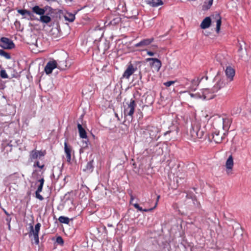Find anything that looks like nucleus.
Returning a JSON list of instances; mask_svg holds the SVG:
<instances>
[{"label":"nucleus","mask_w":251,"mask_h":251,"mask_svg":"<svg viewBox=\"0 0 251 251\" xmlns=\"http://www.w3.org/2000/svg\"><path fill=\"white\" fill-rule=\"evenodd\" d=\"M45 155V151H42L33 150L30 152V159L31 161L38 158H40L41 157Z\"/></svg>","instance_id":"obj_10"},{"label":"nucleus","mask_w":251,"mask_h":251,"mask_svg":"<svg viewBox=\"0 0 251 251\" xmlns=\"http://www.w3.org/2000/svg\"><path fill=\"white\" fill-rule=\"evenodd\" d=\"M9 230H10V223L7 224Z\"/></svg>","instance_id":"obj_48"},{"label":"nucleus","mask_w":251,"mask_h":251,"mask_svg":"<svg viewBox=\"0 0 251 251\" xmlns=\"http://www.w3.org/2000/svg\"><path fill=\"white\" fill-rule=\"evenodd\" d=\"M200 82V80L198 78L192 80V89L193 90H195L196 89V87L199 85Z\"/></svg>","instance_id":"obj_30"},{"label":"nucleus","mask_w":251,"mask_h":251,"mask_svg":"<svg viewBox=\"0 0 251 251\" xmlns=\"http://www.w3.org/2000/svg\"><path fill=\"white\" fill-rule=\"evenodd\" d=\"M136 106L135 101L132 99L126 103V105L124 106V115L125 118H127L130 121L132 120Z\"/></svg>","instance_id":"obj_2"},{"label":"nucleus","mask_w":251,"mask_h":251,"mask_svg":"<svg viewBox=\"0 0 251 251\" xmlns=\"http://www.w3.org/2000/svg\"><path fill=\"white\" fill-rule=\"evenodd\" d=\"M216 32L218 33L220 29V26L221 25V18L219 14L216 15Z\"/></svg>","instance_id":"obj_27"},{"label":"nucleus","mask_w":251,"mask_h":251,"mask_svg":"<svg viewBox=\"0 0 251 251\" xmlns=\"http://www.w3.org/2000/svg\"><path fill=\"white\" fill-rule=\"evenodd\" d=\"M159 198H160V196H159V195H158V196H157V201H156V203H155V205L154 207H156V205H157V201H158V200H159Z\"/></svg>","instance_id":"obj_47"},{"label":"nucleus","mask_w":251,"mask_h":251,"mask_svg":"<svg viewBox=\"0 0 251 251\" xmlns=\"http://www.w3.org/2000/svg\"><path fill=\"white\" fill-rule=\"evenodd\" d=\"M136 70L137 68H134L132 64H130L124 72L123 77L128 79Z\"/></svg>","instance_id":"obj_11"},{"label":"nucleus","mask_w":251,"mask_h":251,"mask_svg":"<svg viewBox=\"0 0 251 251\" xmlns=\"http://www.w3.org/2000/svg\"><path fill=\"white\" fill-rule=\"evenodd\" d=\"M93 160L88 162L83 170L84 171L92 172L93 168Z\"/></svg>","instance_id":"obj_29"},{"label":"nucleus","mask_w":251,"mask_h":251,"mask_svg":"<svg viewBox=\"0 0 251 251\" xmlns=\"http://www.w3.org/2000/svg\"><path fill=\"white\" fill-rule=\"evenodd\" d=\"M211 136H212L213 140L216 143H220L224 138V135L220 134L219 131L217 130L212 131Z\"/></svg>","instance_id":"obj_14"},{"label":"nucleus","mask_w":251,"mask_h":251,"mask_svg":"<svg viewBox=\"0 0 251 251\" xmlns=\"http://www.w3.org/2000/svg\"><path fill=\"white\" fill-rule=\"evenodd\" d=\"M213 3V0H209L208 1V5L206 6V9H209L210 6L212 5Z\"/></svg>","instance_id":"obj_41"},{"label":"nucleus","mask_w":251,"mask_h":251,"mask_svg":"<svg viewBox=\"0 0 251 251\" xmlns=\"http://www.w3.org/2000/svg\"><path fill=\"white\" fill-rule=\"evenodd\" d=\"M58 33V30L56 28H52L50 31V34L53 36V38L57 37Z\"/></svg>","instance_id":"obj_32"},{"label":"nucleus","mask_w":251,"mask_h":251,"mask_svg":"<svg viewBox=\"0 0 251 251\" xmlns=\"http://www.w3.org/2000/svg\"><path fill=\"white\" fill-rule=\"evenodd\" d=\"M41 227V224L40 223H37L35 225L34 228H33V226H30V230L29 232V236L30 237L31 235L33 236L34 243L36 245H38L39 243V232L40 231Z\"/></svg>","instance_id":"obj_4"},{"label":"nucleus","mask_w":251,"mask_h":251,"mask_svg":"<svg viewBox=\"0 0 251 251\" xmlns=\"http://www.w3.org/2000/svg\"><path fill=\"white\" fill-rule=\"evenodd\" d=\"M71 147L68 146L67 143H64V151L66 155L67 161L68 162H70L71 160Z\"/></svg>","instance_id":"obj_16"},{"label":"nucleus","mask_w":251,"mask_h":251,"mask_svg":"<svg viewBox=\"0 0 251 251\" xmlns=\"http://www.w3.org/2000/svg\"><path fill=\"white\" fill-rule=\"evenodd\" d=\"M152 47H155V48H156V47H157V46H152Z\"/></svg>","instance_id":"obj_51"},{"label":"nucleus","mask_w":251,"mask_h":251,"mask_svg":"<svg viewBox=\"0 0 251 251\" xmlns=\"http://www.w3.org/2000/svg\"><path fill=\"white\" fill-rule=\"evenodd\" d=\"M190 134L192 139L196 141L197 139H201L203 137L204 132L201 128L200 123L195 121L192 124Z\"/></svg>","instance_id":"obj_1"},{"label":"nucleus","mask_w":251,"mask_h":251,"mask_svg":"<svg viewBox=\"0 0 251 251\" xmlns=\"http://www.w3.org/2000/svg\"><path fill=\"white\" fill-rule=\"evenodd\" d=\"M3 211L4 212V213L7 216H10V214L5 210V209H3Z\"/></svg>","instance_id":"obj_46"},{"label":"nucleus","mask_w":251,"mask_h":251,"mask_svg":"<svg viewBox=\"0 0 251 251\" xmlns=\"http://www.w3.org/2000/svg\"><path fill=\"white\" fill-rule=\"evenodd\" d=\"M57 68L61 70H65L68 68L66 60L59 61L58 62H57Z\"/></svg>","instance_id":"obj_22"},{"label":"nucleus","mask_w":251,"mask_h":251,"mask_svg":"<svg viewBox=\"0 0 251 251\" xmlns=\"http://www.w3.org/2000/svg\"><path fill=\"white\" fill-rule=\"evenodd\" d=\"M64 18L66 21L73 22L75 19V14L69 12L66 13L64 15Z\"/></svg>","instance_id":"obj_23"},{"label":"nucleus","mask_w":251,"mask_h":251,"mask_svg":"<svg viewBox=\"0 0 251 251\" xmlns=\"http://www.w3.org/2000/svg\"><path fill=\"white\" fill-rule=\"evenodd\" d=\"M223 128L224 130H228L231 123V119L228 118H223L222 119Z\"/></svg>","instance_id":"obj_17"},{"label":"nucleus","mask_w":251,"mask_h":251,"mask_svg":"<svg viewBox=\"0 0 251 251\" xmlns=\"http://www.w3.org/2000/svg\"><path fill=\"white\" fill-rule=\"evenodd\" d=\"M5 220H6V221L7 222V224H9V223H10V222H11V218L9 216H8V217L5 219Z\"/></svg>","instance_id":"obj_42"},{"label":"nucleus","mask_w":251,"mask_h":251,"mask_svg":"<svg viewBox=\"0 0 251 251\" xmlns=\"http://www.w3.org/2000/svg\"><path fill=\"white\" fill-rule=\"evenodd\" d=\"M18 12L23 16H27L29 17L30 18H31V16H32V14L31 13V12L25 9L18 10Z\"/></svg>","instance_id":"obj_25"},{"label":"nucleus","mask_w":251,"mask_h":251,"mask_svg":"<svg viewBox=\"0 0 251 251\" xmlns=\"http://www.w3.org/2000/svg\"><path fill=\"white\" fill-rule=\"evenodd\" d=\"M148 130L149 131L151 138L152 139L155 138L156 134L158 132V129L156 127L149 126Z\"/></svg>","instance_id":"obj_20"},{"label":"nucleus","mask_w":251,"mask_h":251,"mask_svg":"<svg viewBox=\"0 0 251 251\" xmlns=\"http://www.w3.org/2000/svg\"><path fill=\"white\" fill-rule=\"evenodd\" d=\"M34 166H37L38 167H39L41 169H42L44 167V165H42L40 166L39 164V162L37 161L34 163Z\"/></svg>","instance_id":"obj_40"},{"label":"nucleus","mask_w":251,"mask_h":251,"mask_svg":"<svg viewBox=\"0 0 251 251\" xmlns=\"http://www.w3.org/2000/svg\"><path fill=\"white\" fill-rule=\"evenodd\" d=\"M233 158L232 155H230L226 161V171L229 174V171H231L233 167Z\"/></svg>","instance_id":"obj_15"},{"label":"nucleus","mask_w":251,"mask_h":251,"mask_svg":"<svg viewBox=\"0 0 251 251\" xmlns=\"http://www.w3.org/2000/svg\"><path fill=\"white\" fill-rule=\"evenodd\" d=\"M108 226H112V225H108Z\"/></svg>","instance_id":"obj_53"},{"label":"nucleus","mask_w":251,"mask_h":251,"mask_svg":"<svg viewBox=\"0 0 251 251\" xmlns=\"http://www.w3.org/2000/svg\"><path fill=\"white\" fill-rule=\"evenodd\" d=\"M58 220L60 223L66 224H68L70 222V219L68 217L63 216H60Z\"/></svg>","instance_id":"obj_31"},{"label":"nucleus","mask_w":251,"mask_h":251,"mask_svg":"<svg viewBox=\"0 0 251 251\" xmlns=\"http://www.w3.org/2000/svg\"><path fill=\"white\" fill-rule=\"evenodd\" d=\"M115 116H116V117H118V114H115Z\"/></svg>","instance_id":"obj_50"},{"label":"nucleus","mask_w":251,"mask_h":251,"mask_svg":"<svg viewBox=\"0 0 251 251\" xmlns=\"http://www.w3.org/2000/svg\"><path fill=\"white\" fill-rule=\"evenodd\" d=\"M175 82L174 81H169L164 83V85L166 87H170L172 84H174Z\"/></svg>","instance_id":"obj_37"},{"label":"nucleus","mask_w":251,"mask_h":251,"mask_svg":"<svg viewBox=\"0 0 251 251\" xmlns=\"http://www.w3.org/2000/svg\"><path fill=\"white\" fill-rule=\"evenodd\" d=\"M225 73L227 77V80L229 82L233 80V77L235 75V70L230 66H226L225 70Z\"/></svg>","instance_id":"obj_12"},{"label":"nucleus","mask_w":251,"mask_h":251,"mask_svg":"<svg viewBox=\"0 0 251 251\" xmlns=\"http://www.w3.org/2000/svg\"><path fill=\"white\" fill-rule=\"evenodd\" d=\"M211 23V20L210 17H207L204 18L200 26L202 29L208 28Z\"/></svg>","instance_id":"obj_18"},{"label":"nucleus","mask_w":251,"mask_h":251,"mask_svg":"<svg viewBox=\"0 0 251 251\" xmlns=\"http://www.w3.org/2000/svg\"><path fill=\"white\" fill-rule=\"evenodd\" d=\"M146 3L152 7H157L163 4L161 0H146Z\"/></svg>","instance_id":"obj_19"},{"label":"nucleus","mask_w":251,"mask_h":251,"mask_svg":"<svg viewBox=\"0 0 251 251\" xmlns=\"http://www.w3.org/2000/svg\"><path fill=\"white\" fill-rule=\"evenodd\" d=\"M0 76L2 78H7L8 76L4 70H1L0 72Z\"/></svg>","instance_id":"obj_35"},{"label":"nucleus","mask_w":251,"mask_h":251,"mask_svg":"<svg viewBox=\"0 0 251 251\" xmlns=\"http://www.w3.org/2000/svg\"><path fill=\"white\" fill-rule=\"evenodd\" d=\"M32 11L34 13L41 16L45 13V10L40 8L39 6L36 5L32 8Z\"/></svg>","instance_id":"obj_21"},{"label":"nucleus","mask_w":251,"mask_h":251,"mask_svg":"<svg viewBox=\"0 0 251 251\" xmlns=\"http://www.w3.org/2000/svg\"><path fill=\"white\" fill-rule=\"evenodd\" d=\"M153 41V38L143 39L140 42L135 44L134 47L136 48H144L150 45Z\"/></svg>","instance_id":"obj_13"},{"label":"nucleus","mask_w":251,"mask_h":251,"mask_svg":"<svg viewBox=\"0 0 251 251\" xmlns=\"http://www.w3.org/2000/svg\"><path fill=\"white\" fill-rule=\"evenodd\" d=\"M168 132H166V133H165V135H166Z\"/></svg>","instance_id":"obj_52"},{"label":"nucleus","mask_w":251,"mask_h":251,"mask_svg":"<svg viewBox=\"0 0 251 251\" xmlns=\"http://www.w3.org/2000/svg\"><path fill=\"white\" fill-rule=\"evenodd\" d=\"M200 92H199L196 94H190L191 97L194 98H199V95H200Z\"/></svg>","instance_id":"obj_39"},{"label":"nucleus","mask_w":251,"mask_h":251,"mask_svg":"<svg viewBox=\"0 0 251 251\" xmlns=\"http://www.w3.org/2000/svg\"><path fill=\"white\" fill-rule=\"evenodd\" d=\"M57 63L55 60L50 61L48 62L45 67V72L47 75L52 73V70L57 68Z\"/></svg>","instance_id":"obj_9"},{"label":"nucleus","mask_w":251,"mask_h":251,"mask_svg":"<svg viewBox=\"0 0 251 251\" xmlns=\"http://www.w3.org/2000/svg\"><path fill=\"white\" fill-rule=\"evenodd\" d=\"M0 47L4 49L11 50L13 49L15 45L13 42L6 37H2L0 39Z\"/></svg>","instance_id":"obj_6"},{"label":"nucleus","mask_w":251,"mask_h":251,"mask_svg":"<svg viewBox=\"0 0 251 251\" xmlns=\"http://www.w3.org/2000/svg\"><path fill=\"white\" fill-rule=\"evenodd\" d=\"M221 65H222L223 67H224V63H223V62H221Z\"/></svg>","instance_id":"obj_49"},{"label":"nucleus","mask_w":251,"mask_h":251,"mask_svg":"<svg viewBox=\"0 0 251 251\" xmlns=\"http://www.w3.org/2000/svg\"><path fill=\"white\" fill-rule=\"evenodd\" d=\"M0 55L4 57L6 59H8L11 58L10 54L2 50H0Z\"/></svg>","instance_id":"obj_34"},{"label":"nucleus","mask_w":251,"mask_h":251,"mask_svg":"<svg viewBox=\"0 0 251 251\" xmlns=\"http://www.w3.org/2000/svg\"><path fill=\"white\" fill-rule=\"evenodd\" d=\"M38 20L43 23L48 24L51 21V18L48 15H44V14L40 16V19Z\"/></svg>","instance_id":"obj_24"},{"label":"nucleus","mask_w":251,"mask_h":251,"mask_svg":"<svg viewBox=\"0 0 251 251\" xmlns=\"http://www.w3.org/2000/svg\"><path fill=\"white\" fill-rule=\"evenodd\" d=\"M132 204H133V205L134 206V207L135 208L137 209L139 211H141V212H149V211H151L154 208V207H153V208H150V209H143L137 203H133Z\"/></svg>","instance_id":"obj_26"},{"label":"nucleus","mask_w":251,"mask_h":251,"mask_svg":"<svg viewBox=\"0 0 251 251\" xmlns=\"http://www.w3.org/2000/svg\"><path fill=\"white\" fill-rule=\"evenodd\" d=\"M134 197L133 195H130V203H132V201L134 200Z\"/></svg>","instance_id":"obj_44"},{"label":"nucleus","mask_w":251,"mask_h":251,"mask_svg":"<svg viewBox=\"0 0 251 251\" xmlns=\"http://www.w3.org/2000/svg\"><path fill=\"white\" fill-rule=\"evenodd\" d=\"M56 243H57L58 244H60V245H63V243H64L63 240L61 236H58L56 238Z\"/></svg>","instance_id":"obj_36"},{"label":"nucleus","mask_w":251,"mask_h":251,"mask_svg":"<svg viewBox=\"0 0 251 251\" xmlns=\"http://www.w3.org/2000/svg\"><path fill=\"white\" fill-rule=\"evenodd\" d=\"M146 61L150 62V66L157 71H158L161 67V62L157 58H148L146 59Z\"/></svg>","instance_id":"obj_8"},{"label":"nucleus","mask_w":251,"mask_h":251,"mask_svg":"<svg viewBox=\"0 0 251 251\" xmlns=\"http://www.w3.org/2000/svg\"><path fill=\"white\" fill-rule=\"evenodd\" d=\"M193 201H193L194 204L195 205H197L198 206L199 204H198V202L196 200H194Z\"/></svg>","instance_id":"obj_45"},{"label":"nucleus","mask_w":251,"mask_h":251,"mask_svg":"<svg viewBox=\"0 0 251 251\" xmlns=\"http://www.w3.org/2000/svg\"><path fill=\"white\" fill-rule=\"evenodd\" d=\"M40 182V184L38 186V188L36 191H37V192H41L42 191L44 183V178H41L39 180Z\"/></svg>","instance_id":"obj_33"},{"label":"nucleus","mask_w":251,"mask_h":251,"mask_svg":"<svg viewBox=\"0 0 251 251\" xmlns=\"http://www.w3.org/2000/svg\"><path fill=\"white\" fill-rule=\"evenodd\" d=\"M147 54L150 56H153L154 55V53L153 52H152L151 51H147Z\"/></svg>","instance_id":"obj_43"},{"label":"nucleus","mask_w":251,"mask_h":251,"mask_svg":"<svg viewBox=\"0 0 251 251\" xmlns=\"http://www.w3.org/2000/svg\"><path fill=\"white\" fill-rule=\"evenodd\" d=\"M216 81L215 84L213 87V92H217L219 90L225 87L226 82L224 77H221L218 74L214 78Z\"/></svg>","instance_id":"obj_3"},{"label":"nucleus","mask_w":251,"mask_h":251,"mask_svg":"<svg viewBox=\"0 0 251 251\" xmlns=\"http://www.w3.org/2000/svg\"><path fill=\"white\" fill-rule=\"evenodd\" d=\"M216 92H213V88L211 90L209 89H204L201 91L199 96V99H202L203 100H209L214 98V93Z\"/></svg>","instance_id":"obj_5"},{"label":"nucleus","mask_w":251,"mask_h":251,"mask_svg":"<svg viewBox=\"0 0 251 251\" xmlns=\"http://www.w3.org/2000/svg\"><path fill=\"white\" fill-rule=\"evenodd\" d=\"M121 18L119 17H116L114 18L109 23L108 25H116L121 22Z\"/></svg>","instance_id":"obj_28"},{"label":"nucleus","mask_w":251,"mask_h":251,"mask_svg":"<svg viewBox=\"0 0 251 251\" xmlns=\"http://www.w3.org/2000/svg\"><path fill=\"white\" fill-rule=\"evenodd\" d=\"M40 192H37V191H36L35 192V194H36V197L39 200L42 201L44 199L43 197H42V196H41L39 193Z\"/></svg>","instance_id":"obj_38"},{"label":"nucleus","mask_w":251,"mask_h":251,"mask_svg":"<svg viewBox=\"0 0 251 251\" xmlns=\"http://www.w3.org/2000/svg\"><path fill=\"white\" fill-rule=\"evenodd\" d=\"M77 128L80 137L83 139H85V140L82 142L83 147H87L88 145V139H87L86 130L79 123L77 124Z\"/></svg>","instance_id":"obj_7"}]
</instances>
